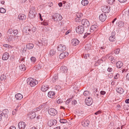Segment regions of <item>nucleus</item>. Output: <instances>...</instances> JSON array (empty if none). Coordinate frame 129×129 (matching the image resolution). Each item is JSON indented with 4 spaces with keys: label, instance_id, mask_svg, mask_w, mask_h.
Masks as SVG:
<instances>
[{
    "label": "nucleus",
    "instance_id": "nucleus-54",
    "mask_svg": "<svg viewBox=\"0 0 129 129\" xmlns=\"http://www.w3.org/2000/svg\"><path fill=\"white\" fill-rule=\"evenodd\" d=\"M13 30L12 29H10L8 31V33L10 34H11L13 33Z\"/></svg>",
    "mask_w": 129,
    "mask_h": 129
},
{
    "label": "nucleus",
    "instance_id": "nucleus-7",
    "mask_svg": "<svg viewBox=\"0 0 129 129\" xmlns=\"http://www.w3.org/2000/svg\"><path fill=\"white\" fill-rule=\"evenodd\" d=\"M110 6H105L102 7V11L105 13H109L110 10Z\"/></svg>",
    "mask_w": 129,
    "mask_h": 129
},
{
    "label": "nucleus",
    "instance_id": "nucleus-39",
    "mask_svg": "<svg viewBox=\"0 0 129 129\" xmlns=\"http://www.w3.org/2000/svg\"><path fill=\"white\" fill-rule=\"evenodd\" d=\"M14 40L16 41H17L19 40V37L17 35H15L14 36Z\"/></svg>",
    "mask_w": 129,
    "mask_h": 129
},
{
    "label": "nucleus",
    "instance_id": "nucleus-47",
    "mask_svg": "<svg viewBox=\"0 0 129 129\" xmlns=\"http://www.w3.org/2000/svg\"><path fill=\"white\" fill-rule=\"evenodd\" d=\"M13 33L14 35H17L18 33V31L17 29H15L13 31Z\"/></svg>",
    "mask_w": 129,
    "mask_h": 129
},
{
    "label": "nucleus",
    "instance_id": "nucleus-59",
    "mask_svg": "<svg viewBox=\"0 0 129 129\" xmlns=\"http://www.w3.org/2000/svg\"><path fill=\"white\" fill-rule=\"evenodd\" d=\"M100 93L102 95H104L106 93V92L104 91H101L100 92Z\"/></svg>",
    "mask_w": 129,
    "mask_h": 129
},
{
    "label": "nucleus",
    "instance_id": "nucleus-14",
    "mask_svg": "<svg viewBox=\"0 0 129 129\" xmlns=\"http://www.w3.org/2000/svg\"><path fill=\"white\" fill-rule=\"evenodd\" d=\"M36 116L35 113L33 112H29L28 115V116L31 119H33L35 118Z\"/></svg>",
    "mask_w": 129,
    "mask_h": 129
},
{
    "label": "nucleus",
    "instance_id": "nucleus-34",
    "mask_svg": "<svg viewBox=\"0 0 129 129\" xmlns=\"http://www.w3.org/2000/svg\"><path fill=\"white\" fill-rule=\"evenodd\" d=\"M20 69L22 71H24L26 69V68L24 64H21L19 66Z\"/></svg>",
    "mask_w": 129,
    "mask_h": 129
},
{
    "label": "nucleus",
    "instance_id": "nucleus-36",
    "mask_svg": "<svg viewBox=\"0 0 129 129\" xmlns=\"http://www.w3.org/2000/svg\"><path fill=\"white\" fill-rule=\"evenodd\" d=\"M115 36H111L109 37V40L111 42H114L115 40Z\"/></svg>",
    "mask_w": 129,
    "mask_h": 129
},
{
    "label": "nucleus",
    "instance_id": "nucleus-31",
    "mask_svg": "<svg viewBox=\"0 0 129 129\" xmlns=\"http://www.w3.org/2000/svg\"><path fill=\"white\" fill-rule=\"evenodd\" d=\"M107 57H108L109 59L111 61V62L113 63L115 61V59H114L113 57L111 56H109V54H108L107 55Z\"/></svg>",
    "mask_w": 129,
    "mask_h": 129
},
{
    "label": "nucleus",
    "instance_id": "nucleus-40",
    "mask_svg": "<svg viewBox=\"0 0 129 129\" xmlns=\"http://www.w3.org/2000/svg\"><path fill=\"white\" fill-rule=\"evenodd\" d=\"M115 0H108L107 3L110 5H112L115 2Z\"/></svg>",
    "mask_w": 129,
    "mask_h": 129
},
{
    "label": "nucleus",
    "instance_id": "nucleus-41",
    "mask_svg": "<svg viewBox=\"0 0 129 129\" xmlns=\"http://www.w3.org/2000/svg\"><path fill=\"white\" fill-rule=\"evenodd\" d=\"M65 55L63 52L61 53L59 56V58L61 59L65 57Z\"/></svg>",
    "mask_w": 129,
    "mask_h": 129
},
{
    "label": "nucleus",
    "instance_id": "nucleus-12",
    "mask_svg": "<svg viewBox=\"0 0 129 129\" xmlns=\"http://www.w3.org/2000/svg\"><path fill=\"white\" fill-rule=\"evenodd\" d=\"M57 120L55 119L50 120L48 122V124L49 126H51L53 125H55L56 124Z\"/></svg>",
    "mask_w": 129,
    "mask_h": 129
},
{
    "label": "nucleus",
    "instance_id": "nucleus-2",
    "mask_svg": "<svg viewBox=\"0 0 129 129\" xmlns=\"http://www.w3.org/2000/svg\"><path fill=\"white\" fill-rule=\"evenodd\" d=\"M35 9V8L33 7H31L30 9L28 16L29 17L30 19L34 18L36 14Z\"/></svg>",
    "mask_w": 129,
    "mask_h": 129
},
{
    "label": "nucleus",
    "instance_id": "nucleus-44",
    "mask_svg": "<svg viewBox=\"0 0 129 129\" xmlns=\"http://www.w3.org/2000/svg\"><path fill=\"white\" fill-rule=\"evenodd\" d=\"M30 60L31 62H33V63H34L36 61V59L35 57H32L30 58Z\"/></svg>",
    "mask_w": 129,
    "mask_h": 129
},
{
    "label": "nucleus",
    "instance_id": "nucleus-62",
    "mask_svg": "<svg viewBox=\"0 0 129 129\" xmlns=\"http://www.w3.org/2000/svg\"><path fill=\"white\" fill-rule=\"evenodd\" d=\"M9 129H16L15 127L14 126H11L9 128Z\"/></svg>",
    "mask_w": 129,
    "mask_h": 129
},
{
    "label": "nucleus",
    "instance_id": "nucleus-16",
    "mask_svg": "<svg viewBox=\"0 0 129 129\" xmlns=\"http://www.w3.org/2000/svg\"><path fill=\"white\" fill-rule=\"evenodd\" d=\"M9 111L7 109H5L3 110V112H0L3 114L2 115L4 116V118H7L8 117L7 113H8Z\"/></svg>",
    "mask_w": 129,
    "mask_h": 129
},
{
    "label": "nucleus",
    "instance_id": "nucleus-8",
    "mask_svg": "<svg viewBox=\"0 0 129 129\" xmlns=\"http://www.w3.org/2000/svg\"><path fill=\"white\" fill-rule=\"evenodd\" d=\"M81 23L86 27H87L90 26V23L86 19H83L81 21Z\"/></svg>",
    "mask_w": 129,
    "mask_h": 129
},
{
    "label": "nucleus",
    "instance_id": "nucleus-19",
    "mask_svg": "<svg viewBox=\"0 0 129 129\" xmlns=\"http://www.w3.org/2000/svg\"><path fill=\"white\" fill-rule=\"evenodd\" d=\"M48 86L46 84L43 85L41 88V89L43 91H45L49 89Z\"/></svg>",
    "mask_w": 129,
    "mask_h": 129
},
{
    "label": "nucleus",
    "instance_id": "nucleus-57",
    "mask_svg": "<svg viewBox=\"0 0 129 129\" xmlns=\"http://www.w3.org/2000/svg\"><path fill=\"white\" fill-rule=\"evenodd\" d=\"M89 54H86L84 56V58L85 59H86L87 57H89Z\"/></svg>",
    "mask_w": 129,
    "mask_h": 129
},
{
    "label": "nucleus",
    "instance_id": "nucleus-13",
    "mask_svg": "<svg viewBox=\"0 0 129 129\" xmlns=\"http://www.w3.org/2000/svg\"><path fill=\"white\" fill-rule=\"evenodd\" d=\"M107 16L105 14H102L100 15L99 17V19L100 21L102 22L105 21L106 18Z\"/></svg>",
    "mask_w": 129,
    "mask_h": 129
},
{
    "label": "nucleus",
    "instance_id": "nucleus-15",
    "mask_svg": "<svg viewBox=\"0 0 129 129\" xmlns=\"http://www.w3.org/2000/svg\"><path fill=\"white\" fill-rule=\"evenodd\" d=\"M18 125L20 129H24L25 126V123L23 122H20L18 123Z\"/></svg>",
    "mask_w": 129,
    "mask_h": 129
},
{
    "label": "nucleus",
    "instance_id": "nucleus-64",
    "mask_svg": "<svg viewBox=\"0 0 129 129\" xmlns=\"http://www.w3.org/2000/svg\"><path fill=\"white\" fill-rule=\"evenodd\" d=\"M126 79L129 81V73L126 76Z\"/></svg>",
    "mask_w": 129,
    "mask_h": 129
},
{
    "label": "nucleus",
    "instance_id": "nucleus-27",
    "mask_svg": "<svg viewBox=\"0 0 129 129\" xmlns=\"http://www.w3.org/2000/svg\"><path fill=\"white\" fill-rule=\"evenodd\" d=\"M76 15L77 19V18H76V21H79L80 18L82 16V14L80 13H78L76 14Z\"/></svg>",
    "mask_w": 129,
    "mask_h": 129
},
{
    "label": "nucleus",
    "instance_id": "nucleus-26",
    "mask_svg": "<svg viewBox=\"0 0 129 129\" xmlns=\"http://www.w3.org/2000/svg\"><path fill=\"white\" fill-rule=\"evenodd\" d=\"M18 18L20 20H24L26 19V17L24 15L20 14L18 16Z\"/></svg>",
    "mask_w": 129,
    "mask_h": 129
},
{
    "label": "nucleus",
    "instance_id": "nucleus-9",
    "mask_svg": "<svg viewBox=\"0 0 129 129\" xmlns=\"http://www.w3.org/2000/svg\"><path fill=\"white\" fill-rule=\"evenodd\" d=\"M58 50L59 51L63 52L66 49V46L62 44H60L58 45L57 47Z\"/></svg>",
    "mask_w": 129,
    "mask_h": 129
},
{
    "label": "nucleus",
    "instance_id": "nucleus-23",
    "mask_svg": "<svg viewBox=\"0 0 129 129\" xmlns=\"http://www.w3.org/2000/svg\"><path fill=\"white\" fill-rule=\"evenodd\" d=\"M34 46V45L32 43H29L26 45V48L28 50L32 49Z\"/></svg>",
    "mask_w": 129,
    "mask_h": 129
},
{
    "label": "nucleus",
    "instance_id": "nucleus-49",
    "mask_svg": "<svg viewBox=\"0 0 129 129\" xmlns=\"http://www.w3.org/2000/svg\"><path fill=\"white\" fill-rule=\"evenodd\" d=\"M48 23L46 20H44V22L42 23V24L44 25H48Z\"/></svg>",
    "mask_w": 129,
    "mask_h": 129
},
{
    "label": "nucleus",
    "instance_id": "nucleus-22",
    "mask_svg": "<svg viewBox=\"0 0 129 129\" xmlns=\"http://www.w3.org/2000/svg\"><path fill=\"white\" fill-rule=\"evenodd\" d=\"M89 123V121L88 120H86L82 122L81 124L83 126L85 127L88 126Z\"/></svg>",
    "mask_w": 129,
    "mask_h": 129
},
{
    "label": "nucleus",
    "instance_id": "nucleus-55",
    "mask_svg": "<svg viewBox=\"0 0 129 129\" xmlns=\"http://www.w3.org/2000/svg\"><path fill=\"white\" fill-rule=\"evenodd\" d=\"M119 2L121 3H124L127 1V0H118Z\"/></svg>",
    "mask_w": 129,
    "mask_h": 129
},
{
    "label": "nucleus",
    "instance_id": "nucleus-21",
    "mask_svg": "<svg viewBox=\"0 0 129 129\" xmlns=\"http://www.w3.org/2000/svg\"><path fill=\"white\" fill-rule=\"evenodd\" d=\"M55 93L53 91H50L49 92L48 94V96L50 98H53L55 96Z\"/></svg>",
    "mask_w": 129,
    "mask_h": 129
},
{
    "label": "nucleus",
    "instance_id": "nucleus-58",
    "mask_svg": "<svg viewBox=\"0 0 129 129\" xmlns=\"http://www.w3.org/2000/svg\"><path fill=\"white\" fill-rule=\"evenodd\" d=\"M3 114L1 113L0 112V121L1 120L2 117H4V116L2 115Z\"/></svg>",
    "mask_w": 129,
    "mask_h": 129
},
{
    "label": "nucleus",
    "instance_id": "nucleus-10",
    "mask_svg": "<svg viewBox=\"0 0 129 129\" xmlns=\"http://www.w3.org/2000/svg\"><path fill=\"white\" fill-rule=\"evenodd\" d=\"M92 98L90 97H88L87 98H86L85 101V102L87 106H90L91 105L92 103Z\"/></svg>",
    "mask_w": 129,
    "mask_h": 129
},
{
    "label": "nucleus",
    "instance_id": "nucleus-1",
    "mask_svg": "<svg viewBox=\"0 0 129 129\" xmlns=\"http://www.w3.org/2000/svg\"><path fill=\"white\" fill-rule=\"evenodd\" d=\"M36 27H33L31 29L29 26L24 27L23 30V31L26 35H32L34 34V33L36 31Z\"/></svg>",
    "mask_w": 129,
    "mask_h": 129
},
{
    "label": "nucleus",
    "instance_id": "nucleus-30",
    "mask_svg": "<svg viewBox=\"0 0 129 129\" xmlns=\"http://www.w3.org/2000/svg\"><path fill=\"white\" fill-rule=\"evenodd\" d=\"M58 79L57 74H55L54 75V76L52 78V81L53 82H55L58 80Z\"/></svg>",
    "mask_w": 129,
    "mask_h": 129
},
{
    "label": "nucleus",
    "instance_id": "nucleus-60",
    "mask_svg": "<svg viewBox=\"0 0 129 129\" xmlns=\"http://www.w3.org/2000/svg\"><path fill=\"white\" fill-rule=\"evenodd\" d=\"M77 103V101L76 100L73 101L72 102V104L73 105H75Z\"/></svg>",
    "mask_w": 129,
    "mask_h": 129
},
{
    "label": "nucleus",
    "instance_id": "nucleus-35",
    "mask_svg": "<svg viewBox=\"0 0 129 129\" xmlns=\"http://www.w3.org/2000/svg\"><path fill=\"white\" fill-rule=\"evenodd\" d=\"M55 51L53 50H51L50 51L49 54H50L51 56H52L55 54Z\"/></svg>",
    "mask_w": 129,
    "mask_h": 129
},
{
    "label": "nucleus",
    "instance_id": "nucleus-32",
    "mask_svg": "<svg viewBox=\"0 0 129 129\" xmlns=\"http://www.w3.org/2000/svg\"><path fill=\"white\" fill-rule=\"evenodd\" d=\"M45 104L44 103L42 105L39 106L37 108L38 110H40L43 108H45L46 107Z\"/></svg>",
    "mask_w": 129,
    "mask_h": 129
},
{
    "label": "nucleus",
    "instance_id": "nucleus-18",
    "mask_svg": "<svg viewBox=\"0 0 129 129\" xmlns=\"http://www.w3.org/2000/svg\"><path fill=\"white\" fill-rule=\"evenodd\" d=\"M9 56V55L8 53L6 52L4 53L2 57V59L4 60H7L8 59Z\"/></svg>",
    "mask_w": 129,
    "mask_h": 129
},
{
    "label": "nucleus",
    "instance_id": "nucleus-4",
    "mask_svg": "<svg viewBox=\"0 0 129 129\" xmlns=\"http://www.w3.org/2000/svg\"><path fill=\"white\" fill-rule=\"evenodd\" d=\"M52 18L55 21H60L62 19V17L61 15L58 13H55L52 16Z\"/></svg>",
    "mask_w": 129,
    "mask_h": 129
},
{
    "label": "nucleus",
    "instance_id": "nucleus-28",
    "mask_svg": "<svg viewBox=\"0 0 129 129\" xmlns=\"http://www.w3.org/2000/svg\"><path fill=\"white\" fill-rule=\"evenodd\" d=\"M116 90L117 92L119 93L120 94H122L124 92L123 89L121 88H116Z\"/></svg>",
    "mask_w": 129,
    "mask_h": 129
},
{
    "label": "nucleus",
    "instance_id": "nucleus-33",
    "mask_svg": "<svg viewBox=\"0 0 129 129\" xmlns=\"http://www.w3.org/2000/svg\"><path fill=\"white\" fill-rule=\"evenodd\" d=\"M88 3V1L87 0H82L81 2V4L84 6L87 5Z\"/></svg>",
    "mask_w": 129,
    "mask_h": 129
},
{
    "label": "nucleus",
    "instance_id": "nucleus-29",
    "mask_svg": "<svg viewBox=\"0 0 129 129\" xmlns=\"http://www.w3.org/2000/svg\"><path fill=\"white\" fill-rule=\"evenodd\" d=\"M123 65V63L121 61H118L116 63V66L118 68H120Z\"/></svg>",
    "mask_w": 129,
    "mask_h": 129
},
{
    "label": "nucleus",
    "instance_id": "nucleus-50",
    "mask_svg": "<svg viewBox=\"0 0 129 129\" xmlns=\"http://www.w3.org/2000/svg\"><path fill=\"white\" fill-rule=\"evenodd\" d=\"M72 101V99L71 98L68 99L66 102V103L67 104H68L70 102Z\"/></svg>",
    "mask_w": 129,
    "mask_h": 129
},
{
    "label": "nucleus",
    "instance_id": "nucleus-5",
    "mask_svg": "<svg viewBox=\"0 0 129 129\" xmlns=\"http://www.w3.org/2000/svg\"><path fill=\"white\" fill-rule=\"evenodd\" d=\"M76 29L77 33L79 34H82L84 31V28L83 26L80 25L76 27Z\"/></svg>",
    "mask_w": 129,
    "mask_h": 129
},
{
    "label": "nucleus",
    "instance_id": "nucleus-38",
    "mask_svg": "<svg viewBox=\"0 0 129 129\" xmlns=\"http://www.w3.org/2000/svg\"><path fill=\"white\" fill-rule=\"evenodd\" d=\"M90 93L88 91H85L83 93V94L85 96H88L89 95Z\"/></svg>",
    "mask_w": 129,
    "mask_h": 129
},
{
    "label": "nucleus",
    "instance_id": "nucleus-43",
    "mask_svg": "<svg viewBox=\"0 0 129 129\" xmlns=\"http://www.w3.org/2000/svg\"><path fill=\"white\" fill-rule=\"evenodd\" d=\"M60 122L62 123H66L67 122V121L65 119H61L60 120Z\"/></svg>",
    "mask_w": 129,
    "mask_h": 129
},
{
    "label": "nucleus",
    "instance_id": "nucleus-17",
    "mask_svg": "<svg viewBox=\"0 0 129 129\" xmlns=\"http://www.w3.org/2000/svg\"><path fill=\"white\" fill-rule=\"evenodd\" d=\"M124 22L122 21H118L116 23L117 25L121 28L123 27L124 25Z\"/></svg>",
    "mask_w": 129,
    "mask_h": 129
},
{
    "label": "nucleus",
    "instance_id": "nucleus-25",
    "mask_svg": "<svg viewBox=\"0 0 129 129\" xmlns=\"http://www.w3.org/2000/svg\"><path fill=\"white\" fill-rule=\"evenodd\" d=\"M60 69L62 72L64 73H67L68 70L67 68L64 66H62Z\"/></svg>",
    "mask_w": 129,
    "mask_h": 129
},
{
    "label": "nucleus",
    "instance_id": "nucleus-3",
    "mask_svg": "<svg viewBox=\"0 0 129 129\" xmlns=\"http://www.w3.org/2000/svg\"><path fill=\"white\" fill-rule=\"evenodd\" d=\"M27 83L28 84H29L31 87H33L37 84L38 82L32 78H29L27 80Z\"/></svg>",
    "mask_w": 129,
    "mask_h": 129
},
{
    "label": "nucleus",
    "instance_id": "nucleus-11",
    "mask_svg": "<svg viewBox=\"0 0 129 129\" xmlns=\"http://www.w3.org/2000/svg\"><path fill=\"white\" fill-rule=\"evenodd\" d=\"M98 26L95 25H92L90 29H88V30L89 31L90 33H93L94 31H96L98 29Z\"/></svg>",
    "mask_w": 129,
    "mask_h": 129
},
{
    "label": "nucleus",
    "instance_id": "nucleus-42",
    "mask_svg": "<svg viewBox=\"0 0 129 129\" xmlns=\"http://www.w3.org/2000/svg\"><path fill=\"white\" fill-rule=\"evenodd\" d=\"M6 12V10L4 8H0V12L1 13H4Z\"/></svg>",
    "mask_w": 129,
    "mask_h": 129
},
{
    "label": "nucleus",
    "instance_id": "nucleus-48",
    "mask_svg": "<svg viewBox=\"0 0 129 129\" xmlns=\"http://www.w3.org/2000/svg\"><path fill=\"white\" fill-rule=\"evenodd\" d=\"M87 32H88V33L87 32L85 34L84 36L83 37L84 38H85L88 35H89L90 34V33H89V31L88 30L87 31Z\"/></svg>",
    "mask_w": 129,
    "mask_h": 129
},
{
    "label": "nucleus",
    "instance_id": "nucleus-61",
    "mask_svg": "<svg viewBox=\"0 0 129 129\" xmlns=\"http://www.w3.org/2000/svg\"><path fill=\"white\" fill-rule=\"evenodd\" d=\"M63 52V53H64V55H65V57H66L69 54L68 52Z\"/></svg>",
    "mask_w": 129,
    "mask_h": 129
},
{
    "label": "nucleus",
    "instance_id": "nucleus-45",
    "mask_svg": "<svg viewBox=\"0 0 129 129\" xmlns=\"http://www.w3.org/2000/svg\"><path fill=\"white\" fill-rule=\"evenodd\" d=\"M67 30V29H66V27H64L63 28V29L62 30V31H61L60 33L61 34L62 33L64 34H65V31Z\"/></svg>",
    "mask_w": 129,
    "mask_h": 129
},
{
    "label": "nucleus",
    "instance_id": "nucleus-51",
    "mask_svg": "<svg viewBox=\"0 0 129 129\" xmlns=\"http://www.w3.org/2000/svg\"><path fill=\"white\" fill-rule=\"evenodd\" d=\"M119 77V75L118 74H117L116 75H115L114 77V78L116 79H117Z\"/></svg>",
    "mask_w": 129,
    "mask_h": 129
},
{
    "label": "nucleus",
    "instance_id": "nucleus-46",
    "mask_svg": "<svg viewBox=\"0 0 129 129\" xmlns=\"http://www.w3.org/2000/svg\"><path fill=\"white\" fill-rule=\"evenodd\" d=\"M120 51L119 49H117L114 50V53L116 54H118Z\"/></svg>",
    "mask_w": 129,
    "mask_h": 129
},
{
    "label": "nucleus",
    "instance_id": "nucleus-37",
    "mask_svg": "<svg viewBox=\"0 0 129 129\" xmlns=\"http://www.w3.org/2000/svg\"><path fill=\"white\" fill-rule=\"evenodd\" d=\"M6 78V76L3 74L0 77V79L1 81H3V80H5Z\"/></svg>",
    "mask_w": 129,
    "mask_h": 129
},
{
    "label": "nucleus",
    "instance_id": "nucleus-24",
    "mask_svg": "<svg viewBox=\"0 0 129 129\" xmlns=\"http://www.w3.org/2000/svg\"><path fill=\"white\" fill-rule=\"evenodd\" d=\"M15 97L16 100H20L22 98L23 96L21 94L18 93L15 95Z\"/></svg>",
    "mask_w": 129,
    "mask_h": 129
},
{
    "label": "nucleus",
    "instance_id": "nucleus-20",
    "mask_svg": "<svg viewBox=\"0 0 129 129\" xmlns=\"http://www.w3.org/2000/svg\"><path fill=\"white\" fill-rule=\"evenodd\" d=\"M79 42L77 39H74L72 40V43L73 45L74 46L77 45L79 43Z\"/></svg>",
    "mask_w": 129,
    "mask_h": 129
},
{
    "label": "nucleus",
    "instance_id": "nucleus-63",
    "mask_svg": "<svg viewBox=\"0 0 129 129\" xmlns=\"http://www.w3.org/2000/svg\"><path fill=\"white\" fill-rule=\"evenodd\" d=\"M125 102L126 103H129V99H126L125 101Z\"/></svg>",
    "mask_w": 129,
    "mask_h": 129
},
{
    "label": "nucleus",
    "instance_id": "nucleus-53",
    "mask_svg": "<svg viewBox=\"0 0 129 129\" xmlns=\"http://www.w3.org/2000/svg\"><path fill=\"white\" fill-rule=\"evenodd\" d=\"M57 102L58 103H62V101L61 99H59L57 100Z\"/></svg>",
    "mask_w": 129,
    "mask_h": 129
},
{
    "label": "nucleus",
    "instance_id": "nucleus-6",
    "mask_svg": "<svg viewBox=\"0 0 129 129\" xmlns=\"http://www.w3.org/2000/svg\"><path fill=\"white\" fill-rule=\"evenodd\" d=\"M48 111L49 114L51 116H55L57 114L56 110L53 108H50L48 109Z\"/></svg>",
    "mask_w": 129,
    "mask_h": 129
},
{
    "label": "nucleus",
    "instance_id": "nucleus-52",
    "mask_svg": "<svg viewBox=\"0 0 129 129\" xmlns=\"http://www.w3.org/2000/svg\"><path fill=\"white\" fill-rule=\"evenodd\" d=\"M55 88L56 90H59L60 88V86L59 85L56 86H55Z\"/></svg>",
    "mask_w": 129,
    "mask_h": 129
},
{
    "label": "nucleus",
    "instance_id": "nucleus-56",
    "mask_svg": "<svg viewBox=\"0 0 129 129\" xmlns=\"http://www.w3.org/2000/svg\"><path fill=\"white\" fill-rule=\"evenodd\" d=\"M112 69L111 68H108L107 69V71L108 72H111L112 71Z\"/></svg>",
    "mask_w": 129,
    "mask_h": 129
}]
</instances>
